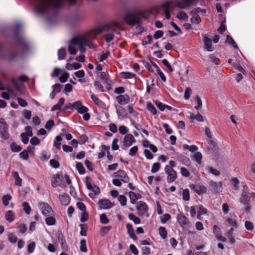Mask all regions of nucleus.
I'll list each match as a JSON object with an SVG mask.
<instances>
[{
    "label": "nucleus",
    "instance_id": "obj_22",
    "mask_svg": "<svg viewBox=\"0 0 255 255\" xmlns=\"http://www.w3.org/2000/svg\"><path fill=\"white\" fill-rule=\"evenodd\" d=\"M11 175L14 180V184L16 186L21 187L22 186V179L19 177L18 173L16 171H12Z\"/></svg>",
    "mask_w": 255,
    "mask_h": 255
},
{
    "label": "nucleus",
    "instance_id": "obj_5",
    "mask_svg": "<svg viewBox=\"0 0 255 255\" xmlns=\"http://www.w3.org/2000/svg\"><path fill=\"white\" fill-rule=\"evenodd\" d=\"M136 209L137 214L140 216H145L147 218L149 217L148 213V207L145 202L140 201L136 205Z\"/></svg>",
    "mask_w": 255,
    "mask_h": 255
},
{
    "label": "nucleus",
    "instance_id": "obj_1",
    "mask_svg": "<svg viewBox=\"0 0 255 255\" xmlns=\"http://www.w3.org/2000/svg\"><path fill=\"white\" fill-rule=\"evenodd\" d=\"M102 32L101 27H96L91 30L87 31L77 35L73 39L72 42L79 44L80 45H85L90 48H94V45L91 41L96 38V36Z\"/></svg>",
    "mask_w": 255,
    "mask_h": 255
},
{
    "label": "nucleus",
    "instance_id": "obj_41",
    "mask_svg": "<svg viewBox=\"0 0 255 255\" xmlns=\"http://www.w3.org/2000/svg\"><path fill=\"white\" fill-rule=\"evenodd\" d=\"M66 55V51L64 48H61L58 51V59L59 60H63Z\"/></svg>",
    "mask_w": 255,
    "mask_h": 255
},
{
    "label": "nucleus",
    "instance_id": "obj_33",
    "mask_svg": "<svg viewBox=\"0 0 255 255\" xmlns=\"http://www.w3.org/2000/svg\"><path fill=\"white\" fill-rule=\"evenodd\" d=\"M5 218L9 223L12 222L15 219L13 212L11 210L8 211L5 214Z\"/></svg>",
    "mask_w": 255,
    "mask_h": 255
},
{
    "label": "nucleus",
    "instance_id": "obj_17",
    "mask_svg": "<svg viewBox=\"0 0 255 255\" xmlns=\"http://www.w3.org/2000/svg\"><path fill=\"white\" fill-rule=\"evenodd\" d=\"M117 101L121 105H126L129 103L130 98L127 94L120 95L116 97Z\"/></svg>",
    "mask_w": 255,
    "mask_h": 255
},
{
    "label": "nucleus",
    "instance_id": "obj_35",
    "mask_svg": "<svg viewBox=\"0 0 255 255\" xmlns=\"http://www.w3.org/2000/svg\"><path fill=\"white\" fill-rule=\"evenodd\" d=\"M45 221L47 226H53L56 223V220L53 215L47 217Z\"/></svg>",
    "mask_w": 255,
    "mask_h": 255
},
{
    "label": "nucleus",
    "instance_id": "obj_14",
    "mask_svg": "<svg viewBox=\"0 0 255 255\" xmlns=\"http://www.w3.org/2000/svg\"><path fill=\"white\" fill-rule=\"evenodd\" d=\"M99 208L101 209H108L112 208L114 204L107 199H100L98 202Z\"/></svg>",
    "mask_w": 255,
    "mask_h": 255
},
{
    "label": "nucleus",
    "instance_id": "obj_57",
    "mask_svg": "<svg viewBox=\"0 0 255 255\" xmlns=\"http://www.w3.org/2000/svg\"><path fill=\"white\" fill-rule=\"evenodd\" d=\"M226 236L230 240L231 243H234L235 242V236L234 234V232H232L228 231L226 234Z\"/></svg>",
    "mask_w": 255,
    "mask_h": 255
},
{
    "label": "nucleus",
    "instance_id": "obj_42",
    "mask_svg": "<svg viewBox=\"0 0 255 255\" xmlns=\"http://www.w3.org/2000/svg\"><path fill=\"white\" fill-rule=\"evenodd\" d=\"M91 98L93 102L97 106H100L102 105L103 102L94 94L91 95Z\"/></svg>",
    "mask_w": 255,
    "mask_h": 255
},
{
    "label": "nucleus",
    "instance_id": "obj_24",
    "mask_svg": "<svg viewBox=\"0 0 255 255\" xmlns=\"http://www.w3.org/2000/svg\"><path fill=\"white\" fill-rule=\"evenodd\" d=\"M126 227L128 230V233L130 238L134 240L137 239V237L134 233V231L133 229L132 226L131 224L128 223L126 225Z\"/></svg>",
    "mask_w": 255,
    "mask_h": 255
},
{
    "label": "nucleus",
    "instance_id": "obj_28",
    "mask_svg": "<svg viewBox=\"0 0 255 255\" xmlns=\"http://www.w3.org/2000/svg\"><path fill=\"white\" fill-rule=\"evenodd\" d=\"M90 191L93 192L89 194V196L92 198H94L96 195H98L100 193L99 187L96 185H94Z\"/></svg>",
    "mask_w": 255,
    "mask_h": 255
},
{
    "label": "nucleus",
    "instance_id": "obj_51",
    "mask_svg": "<svg viewBox=\"0 0 255 255\" xmlns=\"http://www.w3.org/2000/svg\"><path fill=\"white\" fill-rule=\"evenodd\" d=\"M176 17L180 19H182L184 20H187L188 16L187 14L184 11H179L176 15Z\"/></svg>",
    "mask_w": 255,
    "mask_h": 255
},
{
    "label": "nucleus",
    "instance_id": "obj_12",
    "mask_svg": "<svg viewBox=\"0 0 255 255\" xmlns=\"http://www.w3.org/2000/svg\"><path fill=\"white\" fill-rule=\"evenodd\" d=\"M190 188L199 195L205 194L207 192V188L203 185L191 184L189 185Z\"/></svg>",
    "mask_w": 255,
    "mask_h": 255
},
{
    "label": "nucleus",
    "instance_id": "obj_31",
    "mask_svg": "<svg viewBox=\"0 0 255 255\" xmlns=\"http://www.w3.org/2000/svg\"><path fill=\"white\" fill-rule=\"evenodd\" d=\"M59 200L62 205L67 206L70 202L69 197L66 195H60Z\"/></svg>",
    "mask_w": 255,
    "mask_h": 255
},
{
    "label": "nucleus",
    "instance_id": "obj_53",
    "mask_svg": "<svg viewBox=\"0 0 255 255\" xmlns=\"http://www.w3.org/2000/svg\"><path fill=\"white\" fill-rule=\"evenodd\" d=\"M80 250L82 252L86 253L87 252L86 241L85 239H82L80 241Z\"/></svg>",
    "mask_w": 255,
    "mask_h": 255
},
{
    "label": "nucleus",
    "instance_id": "obj_20",
    "mask_svg": "<svg viewBox=\"0 0 255 255\" xmlns=\"http://www.w3.org/2000/svg\"><path fill=\"white\" fill-rule=\"evenodd\" d=\"M172 5L171 1H166L162 4L161 7L164 9V13L166 18L169 19L170 17L169 8Z\"/></svg>",
    "mask_w": 255,
    "mask_h": 255
},
{
    "label": "nucleus",
    "instance_id": "obj_56",
    "mask_svg": "<svg viewBox=\"0 0 255 255\" xmlns=\"http://www.w3.org/2000/svg\"><path fill=\"white\" fill-rule=\"evenodd\" d=\"M28 150H24L19 153V157L20 158L24 160H27L28 159Z\"/></svg>",
    "mask_w": 255,
    "mask_h": 255
},
{
    "label": "nucleus",
    "instance_id": "obj_43",
    "mask_svg": "<svg viewBox=\"0 0 255 255\" xmlns=\"http://www.w3.org/2000/svg\"><path fill=\"white\" fill-rule=\"evenodd\" d=\"M122 77L124 79H131L135 76V75L130 72H123L121 73Z\"/></svg>",
    "mask_w": 255,
    "mask_h": 255
},
{
    "label": "nucleus",
    "instance_id": "obj_60",
    "mask_svg": "<svg viewBox=\"0 0 255 255\" xmlns=\"http://www.w3.org/2000/svg\"><path fill=\"white\" fill-rule=\"evenodd\" d=\"M118 201L122 206H125L127 204V198L125 196L121 195L118 197Z\"/></svg>",
    "mask_w": 255,
    "mask_h": 255
},
{
    "label": "nucleus",
    "instance_id": "obj_18",
    "mask_svg": "<svg viewBox=\"0 0 255 255\" xmlns=\"http://www.w3.org/2000/svg\"><path fill=\"white\" fill-rule=\"evenodd\" d=\"M62 176L59 174H54L51 178V185L55 188L59 186H61V182L62 181Z\"/></svg>",
    "mask_w": 255,
    "mask_h": 255
},
{
    "label": "nucleus",
    "instance_id": "obj_45",
    "mask_svg": "<svg viewBox=\"0 0 255 255\" xmlns=\"http://www.w3.org/2000/svg\"><path fill=\"white\" fill-rule=\"evenodd\" d=\"M11 199V196L9 194L4 195L2 198V203L4 206H7L9 204V202Z\"/></svg>",
    "mask_w": 255,
    "mask_h": 255
},
{
    "label": "nucleus",
    "instance_id": "obj_52",
    "mask_svg": "<svg viewBox=\"0 0 255 255\" xmlns=\"http://www.w3.org/2000/svg\"><path fill=\"white\" fill-rule=\"evenodd\" d=\"M231 183L233 185V189L235 190L239 189L240 181L237 178H234L231 180Z\"/></svg>",
    "mask_w": 255,
    "mask_h": 255
},
{
    "label": "nucleus",
    "instance_id": "obj_64",
    "mask_svg": "<svg viewBox=\"0 0 255 255\" xmlns=\"http://www.w3.org/2000/svg\"><path fill=\"white\" fill-rule=\"evenodd\" d=\"M207 171L215 176H219L220 174V172L216 169H214L211 167H208L207 168Z\"/></svg>",
    "mask_w": 255,
    "mask_h": 255
},
{
    "label": "nucleus",
    "instance_id": "obj_3",
    "mask_svg": "<svg viewBox=\"0 0 255 255\" xmlns=\"http://www.w3.org/2000/svg\"><path fill=\"white\" fill-rule=\"evenodd\" d=\"M59 75H60L59 81L61 83L66 82L69 77V74L64 69H61L58 68H54L51 74L52 77H56Z\"/></svg>",
    "mask_w": 255,
    "mask_h": 255
},
{
    "label": "nucleus",
    "instance_id": "obj_23",
    "mask_svg": "<svg viewBox=\"0 0 255 255\" xmlns=\"http://www.w3.org/2000/svg\"><path fill=\"white\" fill-rule=\"evenodd\" d=\"M152 66H153L157 74L158 75V76L161 78V80L164 82H166V78L165 76L164 75V73L162 72V71L159 69L157 64L154 62H152Z\"/></svg>",
    "mask_w": 255,
    "mask_h": 255
},
{
    "label": "nucleus",
    "instance_id": "obj_15",
    "mask_svg": "<svg viewBox=\"0 0 255 255\" xmlns=\"http://www.w3.org/2000/svg\"><path fill=\"white\" fill-rule=\"evenodd\" d=\"M135 141V139L131 133L127 134L124 138L123 145L125 147H129Z\"/></svg>",
    "mask_w": 255,
    "mask_h": 255
},
{
    "label": "nucleus",
    "instance_id": "obj_61",
    "mask_svg": "<svg viewBox=\"0 0 255 255\" xmlns=\"http://www.w3.org/2000/svg\"><path fill=\"white\" fill-rule=\"evenodd\" d=\"M155 104L156 106V107L159 109V110L161 111H163L165 109L166 105L163 104L159 101H155Z\"/></svg>",
    "mask_w": 255,
    "mask_h": 255
},
{
    "label": "nucleus",
    "instance_id": "obj_16",
    "mask_svg": "<svg viewBox=\"0 0 255 255\" xmlns=\"http://www.w3.org/2000/svg\"><path fill=\"white\" fill-rule=\"evenodd\" d=\"M222 183L221 182H215L211 181L209 183V186L212 190L218 193L222 191Z\"/></svg>",
    "mask_w": 255,
    "mask_h": 255
},
{
    "label": "nucleus",
    "instance_id": "obj_58",
    "mask_svg": "<svg viewBox=\"0 0 255 255\" xmlns=\"http://www.w3.org/2000/svg\"><path fill=\"white\" fill-rule=\"evenodd\" d=\"M160 167V164L159 163H158V162L154 163L153 164V165L152 166L151 172L152 173H156L157 171H159Z\"/></svg>",
    "mask_w": 255,
    "mask_h": 255
},
{
    "label": "nucleus",
    "instance_id": "obj_34",
    "mask_svg": "<svg viewBox=\"0 0 255 255\" xmlns=\"http://www.w3.org/2000/svg\"><path fill=\"white\" fill-rule=\"evenodd\" d=\"M190 13L192 15V17L191 18V21L192 23L198 24L201 22V18L197 14L194 13L193 11H191Z\"/></svg>",
    "mask_w": 255,
    "mask_h": 255
},
{
    "label": "nucleus",
    "instance_id": "obj_19",
    "mask_svg": "<svg viewBox=\"0 0 255 255\" xmlns=\"http://www.w3.org/2000/svg\"><path fill=\"white\" fill-rule=\"evenodd\" d=\"M203 42L204 44V48L207 51L212 52L214 50V48L213 47L212 44V41L209 38L206 36H204Z\"/></svg>",
    "mask_w": 255,
    "mask_h": 255
},
{
    "label": "nucleus",
    "instance_id": "obj_48",
    "mask_svg": "<svg viewBox=\"0 0 255 255\" xmlns=\"http://www.w3.org/2000/svg\"><path fill=\"white\" fill-rule=\"evenodd\" d=\"M76 168L80 174H83L85 173V168L82 163L77 162L76 164Z\"/></svg>",
    "mask_w": 255,
    "mask_h": 255
},
{
    "label": "nucleus",
    "instance_id": "obj_29",
    "mask_svg": "<svg viewBox=\"0 0 255 255\" xmlns=\"http://www.w3.org/2000/svg\"><path fill=\"white\" fill-rule=\"evenodd\" d=\"M178 161L181 162L183 164L186 166H189L191 164V161L189 158L184 156L180 155L178 157Z\"/></svg>",
    "mask_w": 255,
    "mask_h": 255
},
{
    "label": "nucleus",
    "instance_id": "obj_25",
    "mask_svg": "<svg viewBox=\"0 0 255 255\" xmlns=\"http://www.w3.org/2000/svg\"><path fill=\"white\" fill-rule=\"evenodd\" d=\"M65 99L64 98H60L59 99L58 103L55 105L51 109V111L56 110H61L62 107L64 105Z\"/></svg>",
    "mask_w": 255,
    "mask_h": 255
},
{
    "label": "nucleus",
    "instance_id": "obj_8",
    "mask_svg": "<svg viewBox=\"0 0 255 255\" xmlns=\"http://www.w3.org/2000/svg\"><path fill=\"white\" fill-rule=\"evenodd\" d=\"M38 206L44 216L48 217L54 215L53 209L47 203H39Z\"/></svg>",
    "mask_w": 255,
    "mask_h": 255
},
{
    "label": "nucleus",
    "instance_id": "obj_55",
    "mask_svg": "<svg viewBox=\"0 0 255 255\" xmlns=\"http://www.w3.org/2000/svg\"><path fill=\"white\" fill-rule=\"evenodd\" d=\"M170 219L171 216L168 213H165L160 217V222L162 224H165Z\"/></svg>",
    "mask_w": 255,
    "mask_h": 255
},
{
    "label": "nucleus",
    "instance_id": "obj_49",
    "mask_svg": "<svg viewBox=\"0 0 255 255\" xmlns=\"http://www.w3.org/2000/svg\"><path fill=\"white\" fill-rule=\"evenodd\" d=\"M112 229L111 226L104 227L100 230V235L101 236H105Z\"/></svg>",
    "mask_w": 255,
    "mask_h": 255
},
{
    "label": "nucleus",
    "instance_id": "obj_39",
    "mask_svg": "<svg viewBox=\"0 0 255 255\" xmlns=\"http://www.w3.org/2000/svg\"><path fill=\"white\" fill-rule=\"evenodd\" d=\"M116 112L119 117H124L126 115V110L122 106L116 107Z\"/></svg>",
    "mask_w": 255,
    "mask_h": 255
},
{
    "label": "nucleus",
    "instance_id": "obj_26",
    "mask_svg": "<svg viewBox=\"0 0 255 255\" xmlns=\"http://www.w3.org/2000/svg\"><path fill=\"white\" fill-rule=\"evenodd\" d=\"M128 194L130 198V203L132 204H135L136 200L141 197V195L140 194H136L132 191H130Z\"/></svg>",
    "mask_w": 255,
    "mask_h": 255
},
{
    "label": "nucleus",
    "instance_id": "obj_4",
    "mask_svg": "<svg viewBox=\"0 0 255 255\" xmlns=\"http://www.w3.org/2000/svg\"><path fill=\"white\" fill-rule=\"evenodd\" d=\"M255 197L254 192H249V189L247 185L243 186L242 195L240 197V202L242 204H246L249 202L251 198Z\"/></svg>",
    "mask_w": 255,
    "mask_h": 255
},
{
    "label": "nucleus",
    "instance_id": "obj_50",
    "mask_svg": "<svg viewBox=\"0 0 255 255\" xmlns=\"http://www.w3.org/2000/svg\"><path fill=\"white\" fill-rule=\"evenodd\" d=\"M22 207L23 208V211L25 212V213L27 215H29L31 210L29 204L26 202H24L22 203Z\"/></svg>",
    "mask_w": 255,
    "mask_h": 255
},
{
    "label": "nucleus",
    "instance_id": "obj_7",
    "mask_svg": "<svg viewBox=\"0 0 255 255\" xmlns=\"http://www.w3.org/2000/svg\"><path fill=\"white\" fill-rule=\"evenodd\" d=\"M176 219L180 226L182 229H186L190 227V222L183 213H180L177 215Z\"/></svg>",
    "mask_w": 255,
    "mask_h": 255
},
{
    "label": "nucleus",
    "instance_id": "obj_40",
    "mask_svg": "<svg viewBox=\"0 0 255 255\" xmlns=\"http://www.w3.org/2000/svg\"><path fill=\"white\" fill-rule=\"evenodd\" d=\"M116 31L112 30L111 32H109L105 35V40L107 43H110L114 38V32Z\"/></svg>",
    "mask_w": 255,
    "mask_h": 255
},
{
    "label": "nucleus",
    "instance_id": "obj_44",
    "mask_svg": "<svg viewBox=\"0 0 255 255\" xmlns=\"http://www.w3.org/2000/svg\"><path fill=\"white\" fill-rule=\"evenodd\" d=\"M158 232L160 237L163 239H165L166 238L167 236V233L165 228L163 227H160L158 228Z\"/></svg>",
    "mask_w": 255,
    "mask_h": 255
},
{
    "label": "nucleus",
    "instance_id": "obj_30",
    "mask_svg": "<svg viewBox=\"0 0 255 255\" xmlns=\"http://www.w3.org/2000/svg\"><path fill=\"white\" fill-rule=\"evenodd\" d=\"M208 210L206 208L204 207L202 205H200L199 207V211L197 213V217L199 220H201V216L205 215L207 213Z\"/></svg>",
    "mask_w": 255,
    "mask_h": 255
},
{
    "label": "nucleus",
    "instance_id": "obj_6",
    "mask_svg": "<svg viewBox=\"0 0 255 255\" xmlns=\"http://www.w3.org/2000/svg\"><path fill=\"white\" fill-rule=\"evenodd\" d=\"M77 36V35L74 37L73 38H72L69 43V47H68V51H69V53L71 55H75L77 53V50L76 48L75 47V45H77L79 47V50L81 52L84 53L86 51L85 46H86V45H84V44L82 45H80L79 44H78L77 43L72 42L73 39H74Z\"/></svg>",
    "mask_w": 255,
    "mask_h": 255
},
{
    "label": "nucleus",
    "instance_id": "obj_38",
    "mask_svg": "<svg viewBox=\"0 0 255 255\" xmlns=\"http://www.w3.org/2000/svg\"><path fill=\"white\" fill-rule=\"evenodd\" d=\"M128 218L130 220L132 221L135 224H139L140 223V219L135 216L132 213H130L128 215Z\"/></svg>",
    "mask_w": 255,
    "mask_h": 255
},
{
    "label": "nucleus",
    "instance_id": "obj_10",
    "mask_svg": "<svg viewBox=\"0 0 255 255\" xmlns=\"http://www.w3.org/2000/svg\"><path fill=\"white\" fill-rule=\"evenodd\" d=\"M0 136L3 139H7L9 138L7 125L5 120L2 118L0 119Z\"/></svg>",
    "mask_w": 255,
    "mask_h": 255
},
{
    "label": "nucleus",
    "instance_id": "obj_13",
    "mask_svg": "<svg viewBox=\"0 0 255 255\" xmlns=\"http://www.w3.org/2000/svg\"><path fill=\"white\" fill-rule=\"evenodd\" d=\"M114 177L124 183L129 181V178L124 170H120L114 173Z\"/></svg>",
    "mask_w": 255,
    "mask_h": 255
},
{
    "label": "nucleus",
    "instance_id": "obj_63",
    "mask_svg": "<svg viewBox=\"0 0 255 255\" xmlns=\"http://www.w3.org/2000/svg\"><path fill=\"white\" fill-rule=\"evenodd\" d=\"M22 142L26 144L29 141V135L25 132L22 133L20 135Z\"/></svg>",
    "mask_w": 255,
    "mask_h": 255
},
{
    "label": "nucleus",
    "instance_id": "obj_2",
    "mask_svg": "<svg viewBox=\"0 0 255 255\" xmlns=\"http://www.w3.org/2000/svg\"><path fill=\"white\" fill-rule=\"evenodd\" d=\"M35 13L40 16H46V0H31Z\"/></svg>",
    "mask_w": 255,
    "mask_h": 255
},
{
    "label": "nucleus",
    "instance_id": "obj_21",
    "mask_svg": "<svg viewBox=\"0 0 255 255\" xmlns=\"http://www.w3.org/2000/svg\"><path fill=\"white\" fill-rule=\"evenodd\" d=\"M194 0H182L177 3V6L180 8H187L193 4Z\"/></svg>",
    "mask_w": 255,
    "mask_h": 255
},
{
    "label": "nucleus",
    "instance_id": "obj_47",
    "mask_svg": "<svg viewBox=\"0 0 255 255\" xmlns=\"http://www.w3.org/2000/svg\"><path fill=\"white\" fill-rule=\"evenodd\" d=\"M226 42L232 45L235 49H238V46L234 39L229 35L227 36Z\"/></svg>",
    "mask_w": 255,
    "mask_h": 255
},
{
    "label": "nucleus",
    "instance_id": "obj_37",
    "mask_svg": "<svg viewBox=\"0 0 255 255\" xmlns=\"http://www.w3.org/2000/svg\"><path fill=\"white\" fill-rule=\"evenodd\" d=\"M126 20L128 23L132 25H135L137 21L132 14H128L126 17Z\"/></svg>",
    "mask_w": 255,
    "mask_h": 255
},
{
    "label": "nucleus",
    "instance_id": "obj_9",
    "mask_svg": "<svg viewBox=\"0 0 255 255\" xmlns=\"http://www.w3.org/2000/svg\"><path fill=\"white\" fill-rule=\"evenodd\" d=\"M164 171L167 175V181L168 183L174 182L177 177V172L173 168L166 165L164 167Z\"/></svg>",
    "mask_w": 255,
    "mask_h": 255
},
{
    "label": "nucleus",
    "instance_id": "obj_36",
    "mask_svg": "<svg viewBox=\"0 0 255 255\" xmlns=\"http://www.w3.org/2000/svg\"><path fill=\"white\" fill-rule=\"evenodd\" d=\"M62 138L61 136L58 135L56 136L54 139L53 146L57 149H60L61 148V141H62Z\"/></svg>",
    "mask_w": 255,
    "mask_h": 255
},
{
    "label": "nucleus",
    "instance_id": "obj_54",
    "mask_svg": "<svg viewBox=\"0 0 255 255\" xmlns=\"http://www.w3.org/2000/svg\"><path fill=\"white\" fill-rule=\"evenodd\" d=\"M7 238L8 241L12 243L15 244L17 241V238L13 233H10L7 235Z\"/></svg>",
    "mask_w": 255,
    "mask_h": 255
},
{
    "label": "nucleus",
    "instance_id": "obj_46",
    "mask_svg": "<svg viewBox=\"0 0 255 255\" xmlns=\"http://www.w3.org/2000/svg\"><path fill=\"white\" fill-rule=\"evenodd\" d=\"M10 148L12 152H19L21 150V147L20 145H17L14 142H12L10 145Z\"/></svg>",
    "mask_w": 255,
    "mask_h": 255
},
{
    "label": "nucleus",
    "instance_id": "obj_62",
    "mask_svg": "<svg viewBox=\"0 0 255 255\" xmlns=\"http://www.w3.org/2000/svg\"><path fill=\"white\" fill-rule=\"evenodd\" d=\"M162 63L168 69L170 72L173 71V69L167 59H163L162 60Z\"/></svg>",
    "mask_w": 255,
    "mask_h": 255
},
{
    "label": "nucleus",
    "instance_id": "obj_32",
    "mask_svg": "<svg viewBox=\"0 0 255 255\" xmlns=\"http://www.w3.org/2000/svg\"><path fill=\"white\" fill-rule=\"evenodd\" d=\"M202 155L200 152H196L192 157V160L197 162V163L200 165L202 163Z\"/></svg>",
    "mask_w": 255,
    "mask_h": 255
},
{
    "label": "nucleus",
    "instance_id": "obj_11",
    "mask_svg": "<svg viewBox=\"0 0 255 255\" xmlns=\"http://www.w3.org/2000/svg\"><path fill=\"white\" fill-rule=\"evenodd\" d=\"M224 223L227 227H234L235 228H237L238 227L237 217L235 214H231L228 216Z\"/></svg>",
    "mask_w": 255,
    "mask_h": 255
},
{
    "label": "nucleus",
    "instance_id": "obj_59",
    "mask_svg": "<svg viewBox=\"0 0 255 255\" xmlns=\"http://www.w3.org/2000/svg\"><path fill=\"white\" fill-rule=\"evenodd\" d=\"M182 198L184 201H188L190 199L189 191L188 189H186L183 190L182 192Z\"/></svg>",
    "mask_w": 255,
    "mask_h": 255
},
{
    "label": "nucleus",
    "instance_id": "obj_27",
    "mask_svg": "<svg viewBox=\"0 0 255 255\" xmlns=\"http://www.w3.org/2000/svg\"><path fill=\"white\" fill-rule=\"evenodd\" d=\"M146 108L152 115H156L157 114V110L151 102H148L147 103Z\"/></svg>",
    "mask_w": 255,
    "mask_h": 255
}]
</instances>
